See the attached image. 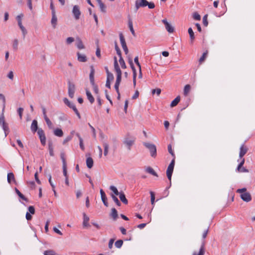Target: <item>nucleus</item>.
Returning <instances> with one entry per match:
<instances>
[{"mask_svg": "<svg viewBox=\"0 0 255 255\" xmlns=\"http://www.w3.org/2000/svg\"><path fill=\"white\" fill-rule=\"evenodd\" d=\"M188 32L190 36V43L192 44L195 39L194 33L191 27L188 28Z\"/></svg>", "mask_w": 255, "mask_h": 255, "instance_id": "22", "label": "nucleus"}, {"mask_svg": "<svg viewBox=\"0 0 255 255\" xmlns=\"http://www.w3.org/2000/svg\"><path fill=\"white\" fill-rule=\"evenodd\" d=\"M18 41L17 39H15L13 41L12 47L14 50L18 49Z\"/></svg>", "mask_w": 255, "mask_h": 255, "instance_id": "41", "label": "nucleus"}, {"mask_svg": "<svg viewBox=\"0 0 255 255\" xmlns=\"http://www.w3.org/2000/svg\"><path fill=\"white\" fill-rule=\"evenodd\" d=\"M148 4L146 0H136L135 2V12L137 11L140 7H145Z\"/></svg>", "mask_w": 255, "mask_h": 255, "instance_id": "5", "label": "nucleus"}, {"mask_svg": "<svg viewBox=\"0 0 255 255\" xmlns=\"http://www.w3.org/2000/svg\"><path fill=\"white\" fill-rule=\"evenodd\" d=\"M76 46L79 49H82L85 48V46L84 45L81 39L79 38H77Z\"/></svg>", "mask_w": 255, "mask_h": 255, "instance_id": "18", "label": "nucleus"}, {"mask_svg": "<svg viewBox=\"0 0 255 255\" xmlns=\"http://www.w3.org/2000/svg\"><path fill=\"white\" fill-rule=\"evenodd\" d=\"M128 27L129 28V30L131 33V34H132V35L133 36H135V33L134 32V30L133 29V25H132V20L130 18H129L128 19Z\"/></svg>", "mask_w": 255, "mask_h": 255, "instance_id": "21", "label": "nucleus"}, {"mask_svg": "<svg viewBox=\"0 0 255 255\" xmlns=\"http://www.w3.org/2000/svg\"><path fill=\"white\" fill-rule=\"evenodd\" d=\"M63 175L65 177H68L67 171V165H63Z\"/></svg>", "mask_w": 255, "mask_h": 255, "instance_id": "61", "label": "nucleus"}, {"mask_svg": "<svg viewBox=\"0 0 255 255\" xmlns=\"http://www.w3.org/2000/svg\"><path fill=\"white\" fill-rule=\"evenodd\" d=\"M79 145H80V147L81 149L82 150H84L85 147H84V143H83V140L82 138H80Z\"/></svg>", "mask_w": 255, "mask_h": 255, "instance_id": "62", "label": "nucleus"}, {"mask_svg": "<svg viewBox=\"0 0 255 255\" xmlns=\"http://www.w3.org/2000/svg\"><path fill=\"white\" fill-rule=\"evenodd\" d=\"M111 197L112 198L114 201L116 203L117 206H120L121 205V203L120 201L118 200V198L114 194H111Z\"/></svg>", "mask_w": 255, "mask_h": 255, "instance_id": "38", "label": "nucleus"}, {"mask_svg": "<svg viewBox=\"0 0 255 255\" xmlns=\"http://www.w3.org/2000/svg\"><path fill=\"white\" fill-rule=\"evenodd\" d=\"M143 145L149 150L151 156L155 158L157 155V150L155 145L148 142H144Z\"/></svg>", "mask_w": 255, "mask_h": 255, "instance_id": "2", "label": "nucleus"}, {"mask_svg": "<svg viewBox=\"0 0 255 255\" xmlns=\"http://www.w3.org/2000/svg\"><path fill=\"white\" fill-rule=\"evenodd\" d=\"M48 149L49 151V154L51 156H54L53 147L52 142H48Z\"/></svg>", "mask_w": 255, "mask_h": 255, "instance_id": "35", "label": "nucleus"}, {"mask_svg": "<svg viewBox=\"0 0 255 255\" xmlns=\"http://www.w3.org/2000/svg\"><path fill=\"white\" fill-rule=\"evenodd\" d=\"M46 124L47 125L48 128H53V124L51 122V121L48 118H46L45 119H44Z\"/></svg>", "mask_w": 255, "mask_h": 255, "instance_id": "46", "label": "nucleus"}, {"mask_svg": "<svg viewBox=\"0 0 255 255\" xmlns=\"http://www.w3.org/2000/svg\"><path fill=\"white\" fill-rule=\"evenodd\" d=\"M134 61L135 63V64H136V65L138 67L139 71H141V66H140V64L139 62H138V56H136L134 58Z\"/></svg>", "mask_w": 255, "mask_h": 255, "instance_id": "56", "label": "nucleus"}, {"mask_svg": "<svg viewBox=\"0 0 255 255\" xmlns=\"http://www.w3.org/2000/svg\"><path fill=\"white\" fill-rule=\"evenodd\" d=\"M86 93L88 100L91 104H93L94 102L95 99L92 95L91 92L89 90H86Z\"/></svg>", "mask_w": 255, "mask_h": 255, "instance_id": "25", "label": "nucleus"}, {"mask_svg": "<svg viewBox=\"0 0 255 255\" xmlns=\"http://www.w3.org/2000/svg\"><path fill=\"white\" fill-rule=\"evenodd\" d=\"M146 171L150 174H151V175H153V176H157V173L155 172V171L152 168H151V167H148L146 168Z\"/></svg>", "mask_w": 255, "mask_h": 255, "instance_id": "34", "label": "nucleus"}, {"mask_svg": "<svg viewBox=\"0 0 255 255\" xmlns=\"http://www.w3.org/2000/svg\"><path fill=\"white\" fill-rule=\"evenodd\" d=\"M83 225L84 227H87L89 226V221L90 219H89V217L87 216V215L85 213H83Z\"/></svg>", "mask_w": 255, "mask_h": 255, "instance_id": "17", "label": "nucleus"}, {"mask_svg": "<svg viewBox=\"0 0 255 255\" xmlns=\"http://www.w3.org/2000/svg\"><path fill=\"white\" fill-rule=\"evenodd\" d=\"M162 22L164 24L165 28L169 33H172L174 31V27L169 23L166 19H164L162 20Z\"/></svg>", "mask_w": 255, "mask_h": 255, "instance_id": "9", "label": "nucleus"}, {"mask_svg": "<svg viewBox=\"0 0 255 255\" xmlns=\"http://www.w3.org/2000/svg\"><path fill=\"white\" fill-rule=\"evenodd\" d=\"M72 13L73 14L74 18L76 20H78L80 18L81 13L78 5H75L73 6L72 9Z\"/></svg>", "mask_w": 255, "mask_h": 255, "instance_id": "7", "label": "nucleus"}, {"mask_svg": "<svg viewBox=\"0 0 255 255\" xmlns=\"http://www.w3.org/2000/svg\"><path fill=\"white\" fill-rule=\"evenodd\" d=\"M60 157L62 161V165H66V161L65 157V154L64 152H61L60 154Z\"/></svg>", "mask_w": 255, "mask_h": 255, "instance_id": "47", "label": "nucleus"}, {"mask_svg": "<svg viewBox=\"0 0 255 255\" xmlns=\"http://www.w3.org/2000/svg\"><path fill=\"white\" fill-rule=\"evenodd\" d=\"M207 53H208V51H206V52H204L202 56L200 57V58L199 59V63L201 64L202 63L205 59L206 56H207Z\"/></svg>", "mask_w": 255, "mask_h": 255, "instance_id": "42", "label": "nucleus"}, {"mask_svg": "<svg viewBox=\"0 0 255 255\" xmlns=\"http://www.w3.org/2000/svg\"><path fill=\"white\" fill-rule=\"evenodd\" d=\"M77 60L80 62H86L88 61V58L84 54L78 52L77 53Z\"/></svg>", "mask_w": 255, "mask_h": 255, "instance_id": "10", "label": "nucleus"}, {"mask_svg": "<svg viewBox=\"0 0 255 255\" xmlns=\"http://www.w3.org/2000/svg\"><path fill=\"white\" fill-rule=\"evenodd\" d=\"M193 16L194 19L197 20H199L201 19L200 15L197 12L194 13Z\"/></svg>", "mask_w": 255, "mask_h": 255, "instance_id": "64", "label": "nucleus"}, {"mask_svg": "<svg viewBox=\"0 0 255 255\" xmlns=\"http://www.w3.org/2000/svg\"><path fill=\"white\" fill-rule=\"evenodd\" d=\"M94 75H95V69L93 65L90 66V73L89 75V79L91 84H94L95 83L94 80Z\"/></svg>", "mask_w": 255, "mask_h": 255, "instance_id": "13", "label": "nucleus"}, {"mask_svg": "<svg viewBox=\"0 0 255 255\" xmlns=\"http://www.w3.org/2000/svg\"><path fill=\"white\" fill-rule=\"evenodd\" d=\"M205 253V242H203L200 248L199 252H194L192 254V255H204Z\"/></svg>", "mask_w": 255, "mask_h": 255, "instance_id": "11", "label": "nucleus"}, {"mask_svg": "<svg viewBox=\"0 0 255 255\" xmlns=\"http://www.w3.org/2000/svg\"><path fill=\"white\" fill-rule=\"evenodd\" d=\"M150 196H151V203L152 205H153L154 203V200H155V195L154 193L152 191L150 192Z\"/></svg>", "mask_w": 255, "mask_h": 255, "instance_id": "54", "label": "nucleus"}, {"mask_svg": "<svg viewBox=\"0 0 255 255\" xmlns=\"http://www.w3.org/2000/svg\"><path fill=\"white\" fill-rule=\"evenodd\" d=\"M31 131L35 133L36 131H38V129H39L38 128V124L37 121L35 120H33L31 127H30Z\"/></svg>", "mask_w": 255, "mask_h": 255, "instance_id": "15", "label": "nucleus"}, {"mask_svg": "<svg viewBox=\"0 0 255 255\" xmlns=\"http://www.w3.org/2000/svg\"><path fill=\"white\" fill-rule=\"evenodd\" d=\"M54 134L57 136L61 137L63 135V132L61 129L57 128L54 130Z\"/></svg>", "mask_w": 255, "mask_h": 255, "instance_id": "28", "label": "nucleus"}, {"mask_svg": "<svg viewBox=\"0 0 255 255\" xmlns=\"http://www.w3.org/2000/svg\"><path fill=\"white\" fill-rule=\"evenodd\" d=\"M15 191L19 198L24 201H28V199L17 188H15Z\"/></svg>", "mask_w": 255, "mask_h": 255, "instance_id": "33", "label": "nucleus"}, {"mask_svg": "<svg viewBox=\"0 0 255 255\" xmlns=\"http://www.w3.org/2000/svg\"><path fill=\"white\" fill-rule=\"evenodd\" d=\"M100 194L101 196V199L104 203V204L106 206H108V203L107 202V198L106 197V195L103 189L100 190Z\"/></svg>", "mask_w": 255, "mask_h": 255, "instance_id": "14", "label": "nucleus"}, {"mask_svg": "<svg viewBox=\"0 0 255 255\" xmlns=\"http://www.w3.org/2000/svg\"><path fill=\"white\" fill-rule=\"evenodd\" d=\"M91 85L93 86V90H94V92L96 94H98V92H99L98 86L95 83H94V84H91Z\"/></svg>", "mask_w": 255, "mask_h": 255, "instance_id": "60", "label": "nucleus"}, {"mask_svg": "<svg viewBox=\"0 0 255 255\" xmlns=\"http://www.w3.org/2000/svg\"><path fill=\"white\" fill-rule=\"evenodd\" d=\"M114 77L112 73H108L107 74V80L109 81H112L114 80Z\"/></svg>", "mask_w": 255, "mask_h": 255, "instance_id": "49", "label": "nucleus"}, {"mask_svg": "<svg viewBox=\"0 0 255 255\" xmlns=\"http://www.w3.org/2000/svg\"><path fill=\"white\" fill-rule=\"evenodd\" d=\"M1 126L2 127V129L4 131L5 137H6L9 131L8 124L7 123H5L4 125H1Z\"/></svg>", "mask_w": 255, "mask_h": 255, "instance_id": "31", "label": "nucleus"}, {"mask_svg": "<svg viewBox=\"0 0 255 255\" xmlns=\"http://www.w3.org/2000/svg\"><path fill=\"white\" fill-rule=\"evenodd\" d=\"M190 89H191V87L189 85H185V86L184 87V91H183V94L185 96L188 95V93H189V92L190 91Z\"/></svg>", "mask_w": 255, "mask_h": 255, "instance_id": "37", "label": "nucleus"}, {"mask_svg": "<svg viewBox=\"0 0 255 255\" xmlns=\"http://www.w3.org/2000/svg\"><path fill=\"white\" fill-rule=\"evenodd\" d=\"M120 39L122 47H126L127 46L126 42L124 36L122 33L120 34Z\"/></svg>", "mask_w": 255, "mask_h": 255, "instance_id": "32", "label": "nucleus"}, {"mask_svg": "<svg viewBox=\"0 0 255 255\" xmlns=\"http://www.w3.org/2000/svg\"><path fill=\"white\" fill-rule=\"evenodd\" d=\"M44 255H56L55 251L53 250H47L44 251Z\"/></svg>", "mask_w": 255, "mask_h": 255, "instance_id": "44", "label": "nucleus"}, {"mask_svg": "<svg viewBox=\"0 0 255 255\" xmlns=\"http://www.w3.org/2000/svg\"><path fill=\"white\" fill-rule=\"evenodd\" d=\"M29 213L31 214H34L35 213V209L34 207L32 206H30L28 208Z\"/></svg>", "mask_w": 255, "mask_h": 255, "instance_id": "63", "label": "nucleus"}, {"mask_svg": "<svg viewBox=\"0 0 255 255\" xmlns=\"http://www.w3.org/2000/svg\"><path fill=\"white\" fill-rule=\"evenodd\" d=\"M110 189L112 190L116 195H119L120 192H119L117 188L114 186H111Z\"/></svg>", "mask_w": 255, "mask_h": 255, "instance_id": "40", "label": "nucleus"}, {"mask_svg": "<svg viewBox=\"0 0 255 255\" xmlns=\"http://www.w3.org/2000/svg\"><path fill=\"white\" fill-rule=\"evenodd\" d=\"M11 181H13L14 183H16L15 180L14 175L13 173L10 172L7 174V182L11 184Z\"/></svg>", "mask_w": 255, "mask_h": 255, "instance_id": "19", "label": "nucleus"}, {"mask_svg": "<svg viewBox=\"0 0 255 255\" xmlns=\"http://www.w3.org/2000/svg\"><path fill=\"white\" fill-rule=\"evenodd\" d=\"M86 165L88 168H91L93 166V160L92 157H89L86 159Z\"/></svg>", "mask_w": 255, "mask_h": 255, "instance_id": "27", "label": "nucleus"}, {"mask_svg": "<svg viewBox=\"0 0 255 255\" xmlns=\"http://www.w3.org/2000/svg\"><path fill=\"white\" fill-rule=\"evenodd\" d=\"M115 49L116 50L117 53L118 55V56L120 57L121 56H122L121 51L120 49L119 48V47H118V45H117V44L116 43H115Z\"/></svg>", "mask_w": 255, "mask_h": 255, "instance_id": "52", "label": "nucleus"}, {"mask_svg": "<svg viewBox=\"0 0 255 255\" xmlns=\"http://www.w3.org/2000/svg\"><path fill=\"white\" fill-rule=\"evenodd\" d=\"M236 192L240 194V197L244 201L249 202L252 200V196L250 192H247L246 188L238 189Z\"/></svg>", "mask_w": 255, "mask_h": 255, "instance_id": "1", "label": "nucleus"}, {"mask_svg": "<svg viewBox=\"0 0 255 255\" xmlns=\"http://www.w3.org/2000/svg\"><path fill=\"white\" fill-rule=\"evenodd\" d=\"M110 216L112 217L114 220H116L118 217V212L117 210L113 208L112 209V211Z\"/></svg>", "mask_w": 255, "mask_h": 255, "instance_id": "24", "label": "nucleus"}, {"mask_svg": "<svg viewBox=\"0 0 255 255\" xmlns=\"http://www.w3.org/2000/svg\"><path fill=\"white\" fill-rule=\"evenodd\" d=\"M168 152H169L170 154H171V155L173 157H175V154L173 152V151L172 150V146H171V144H169L168 145Z\"/></svg>", "mask_w": 255, "mask_h": 255, "instance_id": "53", "label": "nucleus"}, {"mask_svg": "<svg viewBox=\"0 0 255 255\" xmlns=\"http://www.w3.org/2000/svg\"><path fill=\"white\" fill-rule=\"evenodd\" d=\"M37 134L39 136L41 144L43 145H45L46 144V136L44 130L42 128H39L38 129Z\"/></svg>", "mask_w": 255, "mask_h": 255, "instance_id": "6", "label": "nucleus"}, {"mask_svg": "<svg viewBox=\"0 0 255 255\" xmlns=\"http://www.w3.org/2000/svg\"><path fill=\"white\" fill-rule=\"evenodd\" d=\"M134 142V139L132 138L127 137L124 139V143L128 147V150H130L131 146L133 144Z\"/></svg>", "mask_w": 255, "mask_h": 255, "instance_id": "8", "label": "nucleus"}, {"mask_svg": "<svg viewBox=\"0 0 255 255\" xmlns=\"http://www.w3.org/2000/svg\"><path fill=\"white\" fill-rule=\"evenodd\" d=\"M123 244V241L122 240H118L115 243V246L117 248H120Z\"/></svg>", "mask_w": 255, "mask_h": 255, "instance_id": "43", "label": "nucleus"}, {"mask_svg": "<svg viewBox=\"0 0 255 255\" xmlns=\"http://www.w3.org/2000/svg\"><path fill=\"white\" fill-rule=\"evenodd\" d=\"M48 181L52 187V189H54V188H55V186L54 184H53V182L52 181V177L50 174L49 175V178H48Z\"/></svg>", "mask_w": 255, "mask_h": 255, "instance_id": "58", "label": "nucleus"}, {"mask_svg": "<svg viewBox=\"0 0 255 255\" xmlns=\"http://www.w3.org/2000/svg\"><path fill=\"white\" fill-rule=\"evenodd\" d=\"M57 18L56 15V13L52 14V18L51 20V24L54 28L56 27L57 24Z\"/></svg>", "mask_w": 255, "mask_h": 255, "instance_id": "23", "label": "nucleus"}, {"mask_svg": "<svg viewBox=\"0 0 255 255\" xmlns=\"http://www.w3.org/2000/svg\"><path fill=\"white\" fill-rule=\"evenodd\" d=\"M99 5L100 6L101 10L103 12H105L106 11V6H105V5L103 3H102L99 4Z\"/></svg>", "mask_w": 255, "mask_h": 255, "instance_id": "59", "label": "nucleus"}, {"mask_svg": "<svg viewBox=\"0 0 255 255\" xmlns=\"http://www.w3.org/2000/svg\"><path fill=\"white\" fill-rule=\"evenodd\" d=\"M207 14L205 15L203 17V23L204 26H207L208 25V21H207Z\"/></svg>", "mask_w": 255, "mask_h": 255, "instance_id": "55", "label": "nucleus"}, {"mask_svg": "<svg viewBox=\"0 0 255 255\" xmlns=\"http://www.w3.org/2000/svg\"><path fill=\"white\" fill-rule=\"evenodd\" d=\"M119 62H120V64L121 66V67L123 69H126L127 68L126 63L125 62V61H124V59L122 58V56H121L120 57Z\"/></svg>", "mask_w": 255, "mask_h": 255, "instance_id": "39", "label": "nucleus"}, {"mask_svg": "<svg viewBox=\"0 0 255 255\" xmlns=\"http://www.w3.org/2000/svg\"><path fill=\"white\" fill-rule=\"evenodd\" d=\"M161 93V89L159 88H156L152 90V94H156L157 96H159Z\"/></svg>", "mask_w": 255, "mask_h": 255, "instance_id": "51", "label": "nucleus"}, {"mask_svg": "<svg viewBox=\"0 0 255 255\" xmlns=\"http://www.w3.org/2000/svg\"><path fill=\"white\" fill-rule=\"evenodd\" d=\"M121 80H122V73H117V78H116V83L120 84Z\"/></svg>", "mask_w": 255, "mask_h": 255, "instance_id": "45", "label": "nucleus"}, {"mask_svg": "<svg viewBox=\"0 0 255 255\" xmlns=\"http://www.w3.org/2000/svg\"><path fill=\"white\" fill-rule=\"evenodd\" d=\"M64 103L70 108L72 109L78 118L81 119V116L74 103L70 102L66 98L63 99Z\"/></svg>", "mask_w": 255, "mask_h": 255, "instance_id": "3", "label": "nucleus"}, {"mask_svg": "<svg viewBox=\"0 0 255 255\" xmlns=\"http://www.w3.org/2000/svg\"><path fill=\"white\" fill-rule=\"evenodd\" d=\"M103 146L104 148V154L105 156H107L108 154L109 151V144L106 141H103Z\"/></svg>", "mask_w": 255, "mask_h": 255, "instance_id": "30", "label": "nucleus"}, {"mask_svg": "<svg viewBox=\"0 0 255 255\" xmlns=\"http://www.w3.org/2000/svg\"><path fill=\"white\" fill-rule=\"evenodd\" d=\"M180 100V97L179 96H177L174 100L172 101L170 104L171 107H174L176 106Z\"/></svg>", "mask_w": 255, "mask_h": 255, "instance_id": "29", "label": "nucleus"}, {"mask_svg": "<svg viewBox=\"0 0 255 255\" xmlns=\"http://www.w3.org/2000/svg\"><path fill=\"white\" fill-rule=\"evenodd\" d=\"M68 95L70 98H73L76 90L75 85L73 83L69 81L68 83Z\"/></svg>", "mask_w": 255, "mask_h": 255, "instance_id": "4", "label": "nucleus"}, {"mask_svg": "<svg viewBox=\"0 0 255 255\" xmlns=\"http://www.w3.org/2000/svg\"><path fill=\"white\" fill-rule=\"evenodd\" d=\"M0 100L2 101V111H4L5 107L6 100L4 95L2 94H0Z\"/></svg>", "mask_w": 255, "mask_h": 255, "instance_id": "36", "label": "nucleus"}, {"mask_svg": "<svg viewBox=\"0 0 255 255\" xmlns=\"http://www.w3.org/2000/svg\"><path fill=\"white\" fill-rule=\"evenodd\" d=\"M119 198L121 201L125 204H127L128 203V201L125 195L123 192H120L119 195Z\"/></svg>", "mask_w": 255, "mask_h": 255, "instance_id": "26", "label": "nucleus"}, {"mask_svg": "<svg viewBox=\"0 0 255 255\" xmlns=\"http://www.w3.org/2000/svg\"><path fill=\"white\" fill-rule=\"evenodd\" d=\"M173 169H174V167H172V166L168 165L167 169L166 170V175H167V177L168 179L169 180H171V176H172V173L173 171Z\"/></svg>", "mask_w": 255, "mask_h": 255, "instance_id": "16", "label": "nucleus"}, {"mask_svg": "<svg viewBox=\"0 0 255 255\" xmlns=\"http://www.w3.org/2000/svg\"><path fill=\"white\" fill-rule=\"evenodd\" d=\"M114 68L117 73H121L122 71L119 66L116 57H114Z\"/></svg>", "mask_w": 255, "mask_h": 255, "instance_id": "20", "label": "nucleus"}, {"mask_svg": "<svg viewBox=\"0 0 255 255\" xmlns=\"http://www.w3.org/2000/svg\"><path fill=\"white\" fill-rule=\"evenodd\" d=\"M5 123H6L5 122L3 111H2V113L1 116H0V126H1V125H4Z\"/></svg>", "mask_w": 255, "mask_h": 255, "instance_id": "48", "label": "nucleus"}, {"mask_svg": "<svg viewBox=\"0 0 255 255\" xmlns=\"http://www.w3.org/2000/svg\"><path fill=\"white\" fill-rule=\"evenodd\" d=\"M245 159L243 158L242 161L240 162V163L238 165L237 168V170H240V169H241L242 168V166H243V165L245 163Z\"/></svg>", "mask_w": 255, "mask_h": 255, "instance_id": "57", "label": "nucleus"}, {"mask_svg": "<svg viewBox=\"0 0 255 255\" xmlns=\"http://www.w3.org/2000/svg\"><path fill=\"white\" fill-rule=\"evenodd\" d=\"M248 148L244 144H242L240 147L239 157L242 158L248 152Z\"/></svg>", "mask_w": 255, "mask_h": 255, "instance_id": "12", "label": "nucleus"}, {"mask_svg": "<svg viewBox=\"0 0 255 255\" xmlns=\"http://www.w3.org/2000/svg\"><path fill=\"white\" fill-rule=\"evenodd\" d=\"M73 136L72 135H68L63 140V144H66L67 142H68V141H70L72 138Z\"/></svg>", "mask_w": 255, "mask_h": 255, "instance_id": "50", "label": "nucleus"}]
</instances>
